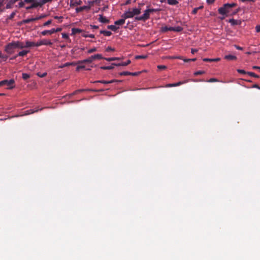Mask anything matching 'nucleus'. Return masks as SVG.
<instances>
[{
	"label": "nucleus",
	"mask_w": 260,
	"mask_h": 260,
	"mask_svg": "<svg viewBox=\"0 0 260 260\" xmlns=\"http://www.w3.org/2000/svg\"><path fill=\"white\" fill-rule=\"evenodd\" d=\"M52 0H25L26 3H31V5L26 7L27 10L41 7L44 4L51 2Z\"/></svg>",
	"instance_id": "nucleus-1"
},
{
	"label": "nucleus",
	"mask_w": 260,
	"mask_h": 260,
	"mask_svg": "<svg viewBox=\"0 0 260 260\" xmlns=\"http://www.w3.org/2000/svg\"><path fill=\"white\" fill-rule=\"evenodd\" d=\"M141 13V8H133L132 10L130 9L125 11L122 15V18H133L135 16L139 15Z\"/></svg>",
	"instance_id": "nucleus-2"
},
{
	"label": "nucleus",
	"mask_w": 260,
	"mask_h": 260,
	"mask_svg": "<svg viewBox=\"0 0 260 260\" xmlns=\"http://www.w3.org/2000/svg\"><path fill=\"white\" fill-rule=\"evenodd\" d=\"M237 6L236 3L225 4L223 7L218 9V12L221 15H228L230 13V9Z\"/></svg>",
	"instance_id": "nucleus-3"
},
{
	"label": "nucleus",
	"mask_w": 260,
	"mask_h": 260,
	"mask_svg": "<svg viewBox=\"0 0 260 260\" xmlns=\"http://www.w3.org/2000/svg\"><path fill=\"white\" fill-rule=\"evenodd\" d=\"M103 57L101 54H97L92 55L87 59H84L81 61H79V63H91L95 59H103Z\"/></svg>",
	"instance_id": "nucleus-4"
},
{
	"label": "nucleus",
	"mask_w": 260,
	"mask_h": 260,
	"mask_svg": "<svg viewBox=\"0 0 260 260\" xmlns=\"http://www.w3.org/2000/svg\"><path fill=\"white\" fill-rule=\"evenodd\" d=\"M15 81L13 79H11L10 80H4L2 81H0V87L3 86H7V88L9 89H12L14 87Z\"/></svg>",
	"instance_id": "nucleus-5"
},
{
	"label": "nucleus",
	"mask_w": 260,
	"mask_h": 260,
	"mask_svg": "<svg viewBox=\"0 0 260 260\" xmlns=\"http://www.w3.org/2000/svg\"><path fill=\"white\" fill-rule=\"evenodd\" d=\"M150 15V13L149 12L148 9H146L144 11L143 15L140 16H136L135 17V19L136 21H142L145 22L147 20L149 19Z\"/></svg>",
	"instance_id": "nucleus-6"
},
{
	"label": "nucleus",
	"mask_w": 260,
	"mask_h": 260,
	"mask_svg": "<svg viewBox=\"0 0 260 260\" xmlns=\"http://www.w3.org/2000/svg\"><path fill=\"white\" fill-rule=\"evenodd\" d=\"M16 49L14 41L8 43L5 47V51L8 54H11L14 52V49Z\"/></svg>",
	"instance_id": "nucleus-7"
},
{
	"label": "nucleus",
	"mask_w": 260,
	"mask_h": 260,
	"mask_svg": "<svg viewBox=\"0 0 260 260\" xmlns=\"http://www.w3.org/2000/svg\"><path fill=\"white\" fill-rule=\"evenodd\" d=\"M36 45L37 47H39L41 45L51 46L52 45V43L50 40L44 39L37 42L36 43Z\"/></svg>",
	"instance_id": "nucleus-8"
},
{
	"label": "nucleus",
	"mask_w": 260,
	"mask_h": 260,
	"mask_svg": "<svg viewBox=\"0 0 260 260\" xmlns=\"http://www.w3.org/2000/svg\"><path fill=\"white\" fill-rule=\"evenodd\" d=\"M188 82V80H184L183 81H179L176 83H173V84H168L166 85V87H175L177 86H180L183 84L186 83Z\"/></svg>",
	"instance_id": "nucleus-9"
},
{
	"label": "nucleus",
	"mask_w": 260,
	"mask_h": 260,
	"mask_svg": "<svg viewBox=\"0 0 260 260\" xmlns=\"http://www.w3.org/2000/svg\"><path fill=\"white\" fill-rule=\"evenodd\" d=\"M16 48L23 49L25 48V43L20 41H14Z\"/></svg>",
	"instance_id": "nucleus-10"
},
{
	"label": "nucleus",
	"mask_w": 260,
	"mask_h": 260,
	"mask_svg": "<svg viewBox=\"0 0 260 260\" xmlns=\"http://www.w3.org/2000/svg\"><path fill=\"white\" fill-rule=\"evenodd\" d=\"M28 52H29V51L22 50L21 51H20L16 56L11 58V59H16L17 56H24L26 55Z\"/></svg>",
	"instance_id": "nucleus-11"
},
{
	"label": "nucleus",
	"mask_w": 260,
	"mask_h": 260,
	"mask_svg": "<svg viewBox=\"0 0 260 260\" xmlns=\"http://www.w3.org/2000/svg\"><path fill=\"white\" fill-rule=\"evenodd\" d=\"M115 82H120V81L116 80H111L110 81H105V80H99L96 81L94 82V83H101L103 84H109V83H112Z\"/></svg>",
	"instance_id": "nucleus-12"
},
{
	"label": "nucleus",
	"mask_w": 260,
	"mask_h": 260,
	"mask_svg": "<svg viewBox=\"0 0 260 260\" xmlns=\"http://www.w3.org/2000/svg\"><path fill=\"white\" fill-rule=\"evenodd\" d=\"M35 46L37 47L36 43L35 42L27 41L25 43V48H29Z\"/></svg>",
	"instance_id": "nucleus-13"
},
{
	"label": "nucleus",
	"mask_w": 260,
	"mask_h": 260,
	"mask_svg": "<svg viewBox=\"0 0 260 260\" xmlns=\"http://www.w3.org/2000/svg\"><path fill=\"white\" fill-rule=\"evenodd\" d=\"M229 22L232 25H240L241 23L240 20H235L234 19H230Z\"/></svg>",
	"instance_id": "nucleus-14"
},
{
	"label": "nucleus",
	"mask_w": 260,
	"mask_h": 260,
	"mask_svg": "<svg viewBox=\"0 0 260 260\" xmlns=\"http://www.w3.org/2000/svg\"><path fill=\"white\" fill-rule=\"evenodd\" d=\"M126 18H122L121 19L118 20L117 21H115L114 22L115 25H122L125 23V19Z\"/></svg>",
	"instance_id": "nucleus-15"
},
{
	"label": "nucleus",
	"mask_w": 260,
	"mask_h": 260,
	"mask_svg": "<svg viewBox=\"0 0 260 260\" xmlns=\"http://www.w3.org/2000/svg\"><path fill=\"white\" fill-rule=\"evenodd\" d=\"M83 32V30L81 29L77 28H72L71 35H75L77 34H79L80 32Z\"/></svg>",
	"instance_id": "nucleus-16"
},
{
	"label": "nucleus",
	"mask_w": 260,
	"mask_h": 260,
	"mask_svg": "<svg viewBox=\"0 0 260 260\" xmlns=\"http://www.w3.org/2000/svg\"><path fill=\"white\" fill-rule=\"evenodd\" d=\"M203 60L205 62L218 61L220 60V58H204L203 59Z\"/></svg>",
	"instance_id": "nucleus-17"
},
{
	"label": "nucleus",
	"mask_w": 260,
	"mask_h": 260,
	"mask_svg": "<svg viewBox=\"0 0 260 260\" xmlns=\"http://www.w3.org/2000/svg\"><path fill=\"white\" fill-rule=\"evenodd\" d=\"M54 34L53 28L50 30H45L41 32V35L43 36H46L47 35H52Z\"/></svg>",
	"instance_id": "nucleus-18"
},
{
	"label": "nucleus",
	"mask_w": 260,
	"mask_h": 260,
	"mask_svg": "<svg viewBox=\"0 0 260 260\" xmlns=\"http://www.w3.org/2000/svg\"><path fill=\"white\" fill-rule=\"evenodd\" d=\"M172 27H168L167 26H163L160 28L161 32H166L168 31H171Z\"/></svg>",
	"instance_id": "nucleus-19"
},
{
	"label": "nucleus",
	"mask_w": 260,
	"mask_h": 260,
	"mask_svg": "<svg viewBox=\"0 0 260 260\" xmlns=\"http://www.w3.org/2000/svg\"><path fill=\"white\" fill-rule=\"evenodd\" d=\"M99 20L102 23H108L109 22V20L108 19L101 15L99 16Z\"/></svg>",
	"instance_id": "nucleus-20"
},
{
	"label": "nucleus",
	"mask_w": 260,
	"mask_h": 260,
	"mask_svg": "<svg viewBox=\"0 0 260 260\" xmlns=\"http://www.w3.org/2000/svg\"><path fill=\"white\" fill-rule=\"evenodd\" d=\"M89 8L88 6H84L80 7H78L76 9V11L77 13H79L80 12L83 11L84 10L89 9Z\"/></svg>",
	"instance_id": "nucleus-21"
},
{
	"label": "nucleus",
	"mask_w": 260,
	"mask_h": 260,
	"mask_svg": "<svg viewBox=\"0 0 260 260\" xmlns=\"http://www.w3.org/2000/svg\"><path fill=\"white\" fill-rule=\"evenodd\" d=\"M224 58L227 60H233L237 59V57L233 55H227L224 56Z\"/></svg>",
	"instance_id": "nucleus-22"
},
{
	"label": "nucleus",
	"mask_w": 260,
	"mask_h": 260,
	"mask_svg": "<svg viewBox=\"0 0 260 260\" xmlns=\"http://www.w3.org/2000/svg\"><path fill=\"white\" fill-rule=\"evenodd\" d=\"M103 59H104L108 61H114V60H119L121 59V58H120V57H108V58L103 57Z\"/></svg>",
	"instance_id": "nucleus-23"
},
{
	"label": "nucleus",
	"mask_w": 260,
	"mask_h": 260,
	"mask_svg": "<svg viewBox=\"0 0 260 260\" xmlns=\"http://www.w3.org/2000/svg\"><path fill=\"white\" fill-rule=\"evenodd\" d=\"M183 30V28L181 26L172 27L171 31L176 32H180Z\"/></svg>",
	"instance_id": "nucleus-24"
},
{
	"label": "nucleus",
	"mask_w": 260,
	"mask_h": 260,
	"mask_svg": "<svg viewBox=\"0 0 260 260\" xmlns=\"http://www.w3.org/2000/svg\"><path fill=\"white\" fill-rule=\"evenodd\" d=\"M107 27L108 29H111L114 31H116L119 28V27L116 26L115 25H108Z\"/></svg>",
	"instance_id": "nucleus-25"
},
{
	"label": "nucleus",
	"mask_w": 260,
	"mask_h": 260,
	"mask_svg": "<svg viewBox=\"0 0 260 260\" xmlns=\"http://www.w3.org/2000/svg\"><path fill=\"white\" fill-rule=\"evenodd\" d=\"M100 34H103L106 36H110L112 35V32L111 31L103 30L100 31Z\"/></svg>",
	"instance_id": "nucleus-26"
},
{
	"label": "nucleus",
	"mask_w": 260,
	"mask_h": 260,
	"mask_svg": "<svg viewBox=\"0 0 260 260\" xmlns=\"http://www.w3.org/2000/svg\"><path fill=\"white\" fill-rule=\"evenodd\" d=\"M39 111L38 109H37V110H34V109H29V110H26L25 111V115H29V114H32L36 112H38Z\"/></svg>",
	"instance_id": "nucleus-27"
},
{
	"label": "nucleus",
	"mask_w": 260,
	"mask_h": 260,
	"mask_svg": "<svg viewBox=\"0 0 260 260\" xmlns=\"http://www.w3.org/2000/svg\"><path fill=\"white\" fill-rule=\"evenodd\" d=\"M168 4L170 5H176L178 4V2L177 0H167Z\"/></svg>",
	"instance_id": "nucleus-28"
},
{
	"label": "nucleus",
	"mask_w": 260,
	"mask_h": 260,
	"mask_svg": "<svg viewBox=\"0 0 260 260\" xmlns=\"http://www.w3.org/2000/svg\"><path fill=\"white\" fill-rule=\"evenodd\" d=\"M203 8V6H200L199 7H197L193 9V10L192 11V13L194 15L196 14L198 11V10L202 9Z\"/></svg>",
	"instance_id": "nucleus-29"
},
{
	"label": "nucleus",
	"mask_w": 260,
	"mask_h": 260,
	"mask_svg": "<svg viewBox=\"0 0 260 260\" xmlns=\"http://www.w3.org/2000/svg\"><path fill=\"white\" fill-rule=\"evenodd\" d=\"M14 4L10 0L6 6V9H11Z\"/></svg>",
	"instance_id": "nucleus-30"
},
{
	"label": "nucleus",
	"mask_w": 260,
	"mask_h": 260,
	"mask_svg": "<svg viewBox=\"0 0 260 260\" xmlns=\"http://www.w3.org/2000/svg\"><path fill=\"white\" fill-rule=\"evenodd\" d=\"M34 21V19L33 18H28L23 20V22L25 24L29 23L30 22Z\"/></svg>",
	"instance_id": "nucleus-31"
},
{
	"label": "nucleus",
	"mask_w": 260,
	"mask_h": 260,
	"mask_svg": "<svg viewBox=\"0 0 260 260\" xmlns=\"http://www.w3.org/2000/svg\"><path fill=\"white\" fill-rule=\"evenodd\" d=\"M101 69L102 70H112L114 69L113 66H103L101 67Z\"/></svg>",
	"instance_id": "nucleus-32"
},
{
	"label": "nucleus",
	"mask_w": 260,
	"mask_h": 260,
	"mask_svg": "<svg viewBox=\"0 0 260 260\" xmlns=\"http://www.w3.org/2000/svg\"><path fill=\"white\" fill-rule=\"evenodd\" d=\"M131 60L129 59L127 60L126 62H122L119 63L120 66H126L131 63Z\"/></svg>",
	"instance_id": "nucleus-33"
},
{
	"label": "nucleus",
	"mask_w": 260,
	"mask_h": 260,
	"mask_svg": "<svg viewBox=\"0 0 260 260\" xmlns=\"http://www.w3.org/2000/svg\"><path fill=\"white\" fill-rule=\"evenodd\" d=\"M247 74L250 75V76H252V77H255V78H259V76L256 75L253 72H247Z\"/></svg>",
	"instance_id": "nucleus-34"
},
{
	"label": "nucleus",
	"mask_w": 260,
	"mask_h": 260,
	"mask_svg": "<svg viewBox=\"0 0 260 260\" xmlns=\"http://www.w3.org/2000/svg\"><path fill=\"white\" fill-rule=\"evenodd\" d=\"M52 20H49L47 21L44 23L42 26L45 27V26H48L49 25H50L52 23Z\"/></svg>",
	"instance_id": "nucleus-35"
},
{
	"label": "nucleus",
	"mask_w": 260,
	"mask_h": 260,
	"mask_svg": "<svg viewBox=\"0 0 260 260\" xmlns=\"http://www.w3.org/2000/svg\"><path fill=\"white\" fill-rule=\"evenodd\" d=\"M37 76H38L40 77L43 78L45 77L47 75V73L45 72L43 73H41L40 72H38L37 73Z\"/></svg>",
	"instance_id": "nucleus-36"
},
{
	"label": "nucleus",
	"mask_w": 260,
	"mask_h": 260,
	"mask_svg": "<svg viewBox=\"0 0 260 260\" xmlns=\"http://www.w3.org/2000/svg\"><path fill=\"white\" fill-rule=\"evenodd\" d=\"M30 77V76L29 74H26V73H23L22 74V78L24 79V80H27Z\"/></svg>",
	"instance_id": "nucleus-37"
},
{
	"label": "nucleus",
	"mask_w": 260,
	"mask_h": 260,
	"mask_svg": "<svg viewBox=\"0 0 260 260\" xmlns=\"http://www.w3.org/2000/svg\"><path fill=\"white\" fill-rule=\"evenodd\" d=\"M131 72L125 71V72H122L119 73V75L120 76H127L130 75Z\"/></svg>",
	"instance_id": "nucleus-38"
},
{
	"label": "nucleus",
	"mask_w": 260,
	"mask_h": 260,
	"mask_svg": "<svg viewBox=\"0 0 260 260\" xmlns=\"http://www.w3.org/2000/svg\"><path fill=\"white\" fill-rule=\"evenodd\" d=\"M85 68V66L84 65H82V64L79 65L76 68V71H79L80 70L83 69Z\"/></svg>",
	"instance_id": "nucleus-39"
},
{
	"label": "nucleus",
	"mask_w": 260,
	"mask_h": 260,
	"mask_svg": "<svg viewBox=\"0 0 260 260\" xmlns=\"http://www.w3.org/2000/svg\"><path fill=\"white\" fill-rule=\"evenodd\" d=\"M204 73H205V72L203 71H197V72H194V75L195 76H198V75H199L203 74Z\"/></svg>",
	"instance_id": "nucleus-40"
},
{
	"label": "nucleus",
	"mask_w": 260,
	"mask_h": 260,
	"mask_svg": "<svg viewBox=\"0 0 260 260\" xmlns=\"http://www.w3.org/2000/svg\"><path fill=\"white\" fill-rule=\"evenodd\" d=\"M157 68L158 69L160 70H165L167 69V67L166 66H164V65H158L157 66Z\"/></svg>",
	"instance_id": "nucleus-41"
},
{
	"label": "nucleus",
	"mask_w": 260,
	"mask_h": 260,
	"mask_svg": "<svg viewBox=\"0 0 260 260\" xmlns=\"http://www.w3.org/2000/svg\"><path fill=\"white\" fill-rule=\"evenodd\" d=\"M61 35H62V37L63 39L70 40L69 37L67 34L62 33Z\"/></svg>",
	"instance_id": "nucleus-42"
},
{
	"label": "nucleus",
	"mask_w": 260,
	"mask_h": 260,
	"mask_svg": "<svg viewBox=\"0 0 260 260\" xmlns=\"http://www.w3.org/2000/svg\"><path fill=\"white\" fill-rule=\"evenodd\" d=\"M147 56L146 55H138L136 56V59H145Z\"/></svg>",
	"instance_id": "nucleus-43"
},
{
	"label": "nucleus",
	"mask_w": 260,
	"mask_h": 260,
	"mask_svg": "<svg viewBox=\"0 0 260 260\" xmlns=\"http://www.w3.org/2000/svg\"><path fill=\"white\" fill-rule=\"evenodd\" d=\"M8 57V56L7 55H4L2 54V53H1L0 58L3 59L4 60L6 61Z\"/></svg>",
	"instance_id": "nucleus-44"
},
{
	"label": "nucleus",
	"mask_w": 260,
	"mask_h": 260,
	"mask_svg": "<svg viewBox=\"0 0 260 260\" xmlns=\"http://www.w3.org/2000/svg\"><path fill=\"white\" fill-rule=\"evenodd\" d=\"M115 50L114 48H112L110 46H108L106 49V51L107 52H110V51H114Z\"/></svg>",
	"instance_id": "nucleus-45"
},
{
	"label": "nucleus",
	"mask_w": 260,
	"mask_h": 260,
	"mask_svg": "<svg viewBox=\"0 0 260 260\" xmlns=\"http://www.w3.org/2000/svg\"><path fill=\"white\" fill-rule=\"evenodd\" d=\"M237 72L240 74H247V72H246V71H245L243 70L238 69V70H237Z\"/></svg>",
	"instance_id": "nucleus-46"
},
{
	"label": "nucleus",
	"mask_w": 260,
	"mask_h": 260,
	"mask_svg": "<svg viewBox=\"0 0 260 260\" xmlns=\"http://www.w3.org/2000/svg\"><path fill=\"white\" fill-rule=\"evenodd\" d=\"M196 60H197V59L196 58H192V59H183V61L184 62H189V61H194Z\"/></svg>",
	"instance_id": "nucleus-47"
},
{
	"label": "nucleus",
	"mask_w": 260,
	"mask_h": 260,
	"mask_svg": "<svg viewBox=\"0 0 260 260\" xmlns=\"http://www.w3.org/2000/svg\"><path fill=\"white\" fill-rule=\"evenodd\" d=\"M96 51V48L95 47H94L93 48H91L88 51V53H91Z\"/></svg>",
	"instance_id": "nucleus-48"
},
{
	"label": "nucleus",
	"mask_w": 260,
	"mask_h": 260,
	"mask_svg": "<svg viewBox=\"0 0 260 260\" xmlns=\"http://www.w3.org/2000/svg\"><path fill=\"white\" fill-rule=\"evenodd\" d=\"M82 3V2L80 1V0H75V2H74L73 4L74 5H81Z\"/></svg>",
	"instance_id": "nucleus-49"
},
{
	"label": "nucleus",
	"mask_w": 260,
	"mask_h": 260,
	"mask_svg": "<svg viewBox=\"0 0 260 260\" xmlns=\"http://www.w3.org/2000/svg\"><path fill=\"white\" fill-rule=\"evenodd\" d=\"M15 15H16V13H15V12H12V13L10 14V15L9 16L8 18H9V19H12L14 17V16H15Z\"/></svg>",
	"instance_id": "nucleus-50"
},
{
	"label": "nucleus",
	"mask_w": 260,
	"mask_h": 260,
	"mask_svg": "<svg viewBox=\"0 0 260 260\" xmlns=\"http://www.w3.org/2000/svg\"><path fill=\"white\" fill-rule=\"evenodd\" d=\"M61 30H62V28L60 27L57 28H53V31L54 33L60 31Z\"/></svg>",
	"instance_id": "nucleus-51"
},
{
	"label": "nucleus",
	"mask_w": 260,
	"mask_h": 260,
	"mask_svg": "<svg viewBox=\"0 0 260 260\" xmlns=\"http://www.w3.org/2000/svg\"><path fill=\"white\" fill-rule=\"evenodd\" d=\"M218 80L216 78H211L210 79L208 82H218Z\"/></svg>",
	"instance_id": "nucleus-52"
},
{
	"label": "nucleus",
	"mask_w": 260,
	"mask_h": 260,
	"mask_svg": "<svg viewBox=\"0 0 260 260\" xmlns=\"http://www.w3.org/2000/svg\"><path fill=\"white\" fill-rule=\"evenodd\" d=\"M148 9L150 13H153V12H157L158 11V10H157V9H153V8Z\"/></svg>",
	"instance_id": "nucleus-53"
},
{
	"label": "nucleus",
	"mask_w": 260,
	"mask_h": 260,
	"mask_svg": "<svg viewBox=\"0 0 260 260\" xmlns=\"http://www.w3.org/2000/svg\"><path fill=\"white\" fill-rule=\"evenodd\" d=\"M70 66V62H67V63L63 64V65L60 66V68H62L66 67H68V66Z\"/></svg>",
	"instance_id": "nucleus-54"
},
{
	"label": "nucleus",
	"mask_w": 260,
	"mask_h": 260,
	"mask_svg": "<svg viewBox=\"0 0 260 260\" xmlns=\"http://www.w3.org/2000/svg\"><path fill=\"white\" fill-rule=\"evenodd\" d=\"M26 3L25 2V1L24 2H20L19 3V7L20 8H22L24 6V4Z\"/></svg>",
	"instance_id": "nucleus-55"
},
{
	"label": "nucleus",
	"mask_w": 260,
	"mask_h": 260,
	"mask_svg": "<svg viewBox=\"0 0 260 260\" xmlns=\"http://www.w3.org/2000/svg\"><path fill=\"white\" fill-rule=\"evenodd\" d=\"M173 58L179 59H181L183 60V59H185V58H183L182 56H174V57H173Z\"/></svg>",
	"instance_id": "nucleus-56"
},
{
	"label": "nucleus",
	"mask_w": 260,
	"mask_h": 260,
	"mask_svg": "<svg viewBox=\"0 0 260 260\" xmlns=\"http://www.w3.org/2000/svg\"><path fill=\"white\" fill-rule=\"evenodd\" d=\"M140 74V72H134V73L131 72L130 75L135 76H137V75H139Z\"/></svg>",
	"instance_id": "nucleus-57"
},
{
	"label": "nucleus",
	"mask_w": 260,
	"mask_h": 260,
	"mask_svg": "<svg viewBox=\"0 0 260 260\" xmlns=\"http://www.w3.org/2000/svg\"><path fill=\"white\" fill-rule=\"evenodd\" d=\"M255 29L256 32H260V25H256L255 27Z\"/></svg>",
	"instance_id": "nucleus-58"
},
{
	"label": "nucleus",
	"mask_w": 260,
	"mask_h": 260,
	"mask_svg": "<svg viewBox=\"0 0 260 260\" xmlns=\"http://www.w3.org/2000/svg\"><path fill=\"white\" fill-rule=\"evenodd\" d=\"M92 91H95V92H101V91H103L105 90V89H93V90H91Z\"/></svg>",
	"instance_id": "nucleus-59"
},
{
	"label": "nucleus",
	"mask_w": 260,
	"mask_h": 260,
	"mask_svg": "<svg viewBox=\"0 0 260 260\" xmlns=\"http://www.w3.org/2000/svg\"><path fill=\"white\" fill-rule=\"evenodd\" d=\"M197 51H198V50H197V49H193V48H192V49H191V53L192 54H194V53H195L196 52H197Z\"/></svg>",
	"instance_id": "nucleus-60"
},
{
	"label": "nucleus",
	"mask_w": 260,
	"mask_h": 260,
	"mask_svg": "<svg viewBox=\"0 0 260 260\" xmlns=\"http://www.w3.org/2000/svg\"><path fill=\"white\" fill-rule=\"evenodd\" d=\"M215 0H207V3L208 4H211L215 2Z\"/></svg>",
	"instance_id": "nucleus-61"
},
{
	"label": "nucleus",
	"mask_w": 260,
	"mask_h": 260,
	"mask_svg": "<svg viewBox=\"0 0 260 260\" xmlns=\"http://www.w3.org/2000/svg\"><path fill=\"white\" fill-rule=\"evenodd\" d=\"M90 27L91 28H93V29H98L99 28V26H96V25H90Z\"/></svg>",
	"instance_id": "nucleus-62"
},
{
	"label": "nucleus",
	"mask_w": 260,
	"mask_h": 260,
	"mask_svg": "<svg viewBox=\"0 0 260 260\" xmlns=\"http://www.w3.org/2000/svg\"><path fill=\"white\" fill-rule=\"evenodd\" d=\"M239 10H240V9H239H239H237L236 11H235L232 13V15H235V14H237V13L239 11Z\"/></svg>",
	"instance_id": "nucleus-63"
},
{
	"label": "nucleus",
	"mask_w": 260,
	"mask_h": 260,
	"mask_svg": "<svg viewBox=\"0 0 260 260\" xmlns=\"http://www.w3.org/2000/svg\"><path fill=\"white\" fill-rule=\"evenodd\" d=\"M252 69H258L260 71V67H258V66H253L252 67Z\"/></svg>",
	"instance_id": "nucleus-64"
}]
</instances>
